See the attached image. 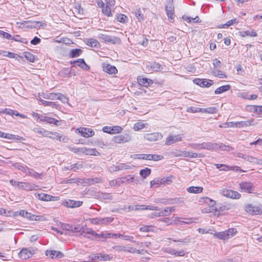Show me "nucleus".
I'll return each instance as SVG.
<instances>
[{
	"label": "nucleus",
	"instance_id": "54",
	"mask_svg": "<svg viewBox=\"0 0 262 262\" xmlns=\"http://www.w3.org/2000/svg\"><path fill=\"white\" fill-rule=\"evenodd\" d=\"M12 40H14L16 41L20 42L21 43L27 44L28 41L23 38H21L19 35H16L14 36H13L12 38Z\"/></svg>",
	"mask_w": 262,
	"mask_h": 262
},
{
	"label": "nucleus",
	"instance_id": "47",
	"mask_svg": "<svg viewBox=\"0 0 262 262\" xmlns=\"http://www.w3.org/2000/svg\"><path fill=\"white\" fill-rule=\"evenodd\" d=\"M15 167L18 170H21L27 174L29 168L25 165L21 164L20 163H16Z\"/></svg>",
	"mask_w": 262,
	"mask_h": 262
},
{
	"label": "nucleus",
	"instance_id": "46",
	"mask_svg": "<svg viewBox=\"0 0 262 262\" xmlns=\"http://www.w3.org/2000/svg\"><path fill=\"white\" fill-rule=\"evenodd\" d=\"M214 237L223 240H227L225 231H222L220 232L215 233L213 234Z\"/></svg>",
	"mask_w": 262,
	"mask_h": 262
},
{
	"label": "nucleus",
	"instance_id": "21",
	"mask_svg": "<svg viewBox=\"0 0 262 262\" xmlns=\"http://www.w3.org/2000/svg\"><path fill=\"white\" fill-rule=\"evenodd\" d=\"M103 70L110 74H115L117 72L116 68L109 64H103Z\"/></svg>",
	"mask_w": 262,
	"mask_h": 262
},
{
	"label": "nucleus",
	"instance_id": "16",
	"mask_svg": "<svg viewBox=\"0 0 262 262\" xmlns=\"http://www.w3.org/2000/svg\"><path fill=\"white\" fill-rule=\"evenodd\" d=\"M58 225H61V227L63 228V229L71 231L73 232H80L81 229H79L78 227L74 226L72 225L68 224H63L61 222H59Z\"/></svg>",
	"mask_w": 262,
	"mask_h": 262
},
{
	"label": "nucleus",
	"instance_id": "15",
	"mask_svg": "<svg viewBox=\"0 0 262 262\" xmlns=\"http://www.w3.org/2000/svg\"><path fill=\"white\" fill-rule=\"evenodd\" d=\"M138 83L141 85L145 87H148L150 86V84L154 83L153 81L151 79L147 78L146 77H143L141 76H139L137 78Z\"/></svg>",
	"mask_w": 262,
	"mask_h": 262
},
{
	"label": "nucleus",
	"instance_id": "5",
	"mask_svg": "<svg viewBox=\"0 0 262 262\" xmlns=\"http://www.w3.org/2000/svg\"><path fill=\"white\" fill-rule=\"evenodd\" d=\"M137 158L139 159L153 160L155 161H159L163 158L161 155L152 154H139L137 155Z\"/></svg>",
	"mask_w": 262,
	"mask_h": 262
},
{
	"label": "nucleus",
	"instance_id": "60",
	"mask_svg": "<svg viewBox=\"0 0 262 262\" xmlns=\"http://www.w3.org/2000/svg\"><path fill=\"white\" fill-rule=\"evenodd\" d=\"M215 166L216 168L220 170L227 171L229 169V166L225 164H215Z\"/></svg>",
	"mask_w": 262,
	"mask_h": 262
},
{
	"label": "nucleus",
	"instance_id": "56",
	"mask_svg": "<svg viewBox=\"0 0 262 262\" xmlns=\"http://www.w3.org/2000/svg\"><path fill=\"white\" fill-rule=\"evenodd\" d=\"M75 12L80 15H83L84 14V10L79 4L76 5L75 7Z\"/></svg>",
	"mask_w": 262,
	"mask_h": 262
},
{
	"label": "nucleus",
	"instance_id": "52",
	"mask_svg": "<svg viewBox=\"0 0 262 262\" xmlns=\"http://www.w3.org/2000/svg\"><path fill=\"white\" fill-rule=\"evenodd\" d=\"M173 179V177L172 176L162 178V184L165 185L171 184L172 182Z\"/></svg>",
	"mask_w": 262,
	"mask_h": 262
},
{
	"label": "nucleus",
	"instance_id": "38",
	"mask_svg": "<svg viewBox=\"0 0 262 262\" xmlns=\"http://www.w3.org/2000/svg\"><path fill=\"white\" fill-rule=\"evenodd\" d=\"M82 53V51L80 49H72L69 54V56L71 58H75L80 56Z\"/></svg>",
	"mask_w": 262,
	"mask_h": 262
},
{
	"label": "nucleus",
	"instance_id": "55",
	"mask_svg": "<svg viewBox=\"0 0 262 262\" xmlns=\"http://www.w3.org/2000/svg\"><path fill=\"white\" fill-rule=\"evenodd\" d=\"M212 73L214 76L219 77L220 78H226L227 77L225 74L223 73L220 70H214Z\"/></svg>",
	"mask_w": 262,
	"mask_h": 262
},
{
	"label": "nucleus",
	"instance_id": "35",
	"mask_svg": "<svg viewBox=\"0 0 262 262\" xmlns=\"http://www.w3.org/2000/svg\"><path fill=\"white\" fill-rule=\"evenodd\" d=\"M27 174L35 178H39L41 179L42 176H43L42 173H39L36 171H35L33 169H28L27 171Z\"/></svg>",
	"mask_w": 262,
	"mask_h": 262
},
{
	"label": "nucleus",
	"instance_id": "7",
	"mask_svg": "<svg viewBox=\"0 0 262 262\" xmlns=\"http://www.w3.org/2000/svg\"><path fill=\"white\" fill-rule=\"evenodd\" d=\"M144 139L149 142H154L160 140L163 138L162 135L160 133H152L146 134L144 135Z\"/></svg>",
	"mask_w": 262,
	"mask_h": 262
},
{
	"label": "nucleus",
	"instance_id": "27",
	"mask_svg": "<svg viewBox=\"0 0 262 262\" xmlns=\"http://www.w3.org/2000/svg\"><path fill=\"white\" fill-rule=\"evenodd\" d=\"M148 66H150L151 70L153 71H160L163 70V68L162 67L161 64L157 62H149V65Z\"/></svg>",
	"mask_w": 262,
	"mask_h": 262
},
{
	"label": "nucleus",
	"instance_id": "19",
	"mask_svg": "<svg viewBox=\"0 0 262 262\" xmlns=\"http://www.w3.org/2000/svg\"><path fill=\"white\" fill-rule=\"evenodd\" d=\"M242 191L251 193L253 189V185L251 183L243 182L239 184Z\"/></svg>",
	"mask_w": 262,
	"mask_h": 262
},
{
	"label": "nucleus",
	"instance_id": "14",
	"mask_svg": "<svg viewBox=\"0 0 262 262\" xmlns=\"http://www.w3.org/2000/svg\"><path fill=\"white\" fill-rule=\"evenodd\" d=\"M46 255L51 258H60L63 256L62 252L56 250H47L46 251Z\"/></svg>",
	"mask_w": 262,
	"mask_h": 262
},
{
	"label": "nucleus",
	"instance_id": "8",
	"mask_svg": "<svg viewBox=\"0 0 262 262\" xmlns=\"http://www.w3.org/2000/svg\"><path fill=\"white\" fill-rule=\"evenodd\" d=\"M183 137V134L169 135L165 140V144L170 145L176 142L181 141L182 140Z\"/></svg>",
	"mask_w": 262,
	"mask_h": 262
},
{
	"label": "nucleus",
	"instance_id": "31",
	"mask_svg": "<svg viewBox=\"0 0 262 262\" xmlns=\"http://www.w3.org/2000/svg\"><path fill=\"white\" fill-rule=\"evenodd\" d=\"M241 36L243 37L247 36L256 37L257 36V34L254 30H247L241 32Z\"/></svg>",
	"mask_w": 262,
	"mask_h": 262
},
{
	"label": "nucleus",
	"instance_id": "32",
	"mask_svg": "<svg viewBox=\"0 0 262 262\" xmlns=\"http://www.w3.org/2000/svg\"><path fill=\"white\" fill-rule=\"evenodd\" d=\"M40 120L46 122L49 124H55L56 125H58L59 123V121L56 120L55 118L48 117L46 116L43 117V118H40Z\"/></svg>",
	"mask_w": 262,
	"mask_h": 262
},
{
	"label": "nucleus",
	"instance_id": "11",
	"mask_svg": "<svg viewBox=\"0 0 262 262\" xmlns=\"http://www.w3.org/2000/svg\"><path fill=\"white\" fill-rule=\"evenodd\" d=\"M122 128L119 126H105L102 128L104 133L110 134H117L121 132Z\"/></svg>",
	"mask_w": 262,
	"mask_h": 262
},
{
	"label": "nucleus",
	"instance_id": "48",
	"mask_svg": "<svg viewBox=\"0 0 262 262\" xmlns=\"http://www.w3.org/2000/svg\"><path fill=\"white\" fill-rule=\"evenodd\" d=\"M160 184H162V179L157 178L150 181V185L151 187H158Z\"/></svg>",
	"mask_w": 262,
	"mask_h": 262
},
{
	"label": "nucleus",
	"instance_id": "42",
	"mask_svg": "<svg viewBox=\"0 0 262 262\" xmlns=\"http://www.w3.org/2000/svg\"><path fill=\"white\" fill-rule=\"evenodd\" d=\"M225 231L227 239L233 237V236L237 232V230L235 228H230Z\"/></svg>",
	"mask_w": 262,
	"mask_h": 262
},
{
	"label": "nucleus",
	"instance_id": "13",
	"mask_svg": "<svg viewBox=\"0 0 262 262\" xmlns=\"http://www.w3.org/2000/svg\"><path fill=\"white\" fill-rule=\"evenodd\" d=\"M204 200V202L207 204L209 206V208L211 209L212 212H214L217 211L218 206L213 200H211L210 198H202Z\"/></svg>",
	"mask_w": 262,
	"mask_h": 262
},
{
	"label": "nucleus",
	"instance_id": "22",
	"mask_svg": "<svg viewBox=\"0 0 262 262\" xmlns=\"http://www.w3.org/2000/svg\"><path fill=\"white\" fill-rule=\"evenodd\" d=\"M215 144L217 145L215 146L214 150L220 149L221 150L230 151L233 150V148L232 147L225 145L222 143H215Z\"/></svg>",
	"mask_w": 262,
	"mask_h": 262
},
{
	"label": "nucleus",
	"instance_id": "64",
	"mask_svg": "<svg viewBox=\"0 0 262 262\" xmlns=\"http://www.w3.org/2000/svg\"><path fill=\"white\" fill-rule=\"evenodd\" d=\"M84 194L92 196H98V195L96 194V192L94 191L92 188H91L86 190Z\"/></svg>",
	"mask_w": 262,
	"mask_h": 262
},
{
	"label": "nucleus",
	"instance_id": "10",
	"mask_svg": "<svg viewBox=\"0 0 262 262\" xmlns=\"http://www.w3.org/2000/svg\"><path fill=\"white\" fill-rule=\"evenodd\" d=\"M106 2V6L102 8L103 13L107 16H111L112 14V7L115 5V0H105Z\"/></svg>",
	"mask_w": 262,
	"mask_h": 262
},
{
	"label": "nucleus",
	"instance_id": "61",
	"mask_svg": "<svg viewBox=\"0 0 262 262\" xmlns=\"http://www.w3.org/2000/svg\"><path fill=\"white\" fill-rule=\"evenodd\" d=\"M117 19L118 21L124 23L126 22L127 20V17L126 15L124 14H120L118 15Z\"/></svg>",
	"mask_w": 262,
	"mask_h": 262
},
{
	"label": "nucleus",
	"instance_id": "18",
	"mask_svg": "<svg viewBox=\"0 0 262 262\" xmlns=\"http://www.w3.org/2000/svg\"><path fill=\"white\" fill-rule=\"evenodd\" d=\"M130 166L126 165L125 164L121 163L118 165H113L110 167V170L112 171H117L120 170H123L124 169H129L130 168Z\"/></svg>",
	"mask_w": 262,
	"mask_h": 262
},
{
	"label": "nucleus",
	"instance_id": "50",
	"mask_svg": "<svg viewBox=\"0 0 262 262\" xmlns=\"http://www.w3.org/2000/svg\"><path fill=\"white\" fill-rule=\"evenodd\" d=\"M183 18L188 23H190L193 21V23H199L200 22L199 17L196 16L194 18L188 17V16H183Z\"/></svg>",
	"mask_w": 262,
	"mask_h": 262
},
{
	"label": "nucleus",
	"instance_id": "45",
	"mask_svg": "<svg viewBox=\"0 0 262 262\" xmlns=\"http://www.w3.org/2000/svg\"><path fill=\"white\" fill-rule=\"evenodd\" d=\"M126 251L125 252H129V253H137V254H142V251H143V250H139V249H137L135 248H133V247H126Z\"/></svg>",
	"mask_w": 262,
	"mask_h": 262
},
{
	"label": "nucleus",
	"instance_id": "12",
	"mask_svg": "<svg viewBox=\"0 0 262 262\" xmlns=\"http://www.w3.org/2000/svg\"><path fill=\"white\" fill-rule=\"evenodd\" d=\"M83 202L74 201L72 200H65L62 203V205L68 208H76L82 205Z\"/></svg>",
	"mask_w": 262,
	"mask_h": 262
},
{
	"label": "nucleus",
	"instance_id": "1",
	"mask_svg": "<svg viewBox=\"0 0 262 262\" xmlns=\"http://www.w3.org/2000/svg\"><path fill=\"white\" fill-rule=\"evenodd\" d=\"M100 40L105 43H111L112 44H119L121 42L120 39L116 36H111L107 34L100 33L98 35Z\"/></svg>",
	"mask_w": 262,
	"mask_h": 262
},
{
	"label": "nucleus",
	"instance_id": "37",
	"mask_svg": "<svg viewBox=\"0 0 262 262\" xmlns=\"http://www.w3.org/2000/svg\"><path fill=\"white\" fill-rule=\"evenodd\" d=\"M0 113L1 114H2V113L6 114L12 116H13L14 115H15L16 116H18L20 115L18 112L14 111L12 110L9 109V108L3 109L2 111H0Z\"/></svg>",
	"mask_w": 262,
	"mask_h": 262
},
{
	"label": "nucleus",
	"instance_id": "17",
	"mask_svg": "<svg viewBox=\"0 0 262 262\" xmlns=\"http://www.w3.org/2000/svg\"><path fill=\"white\" fill-rule=\"evenodd\" d=\"M51 135H49V136L47 137H49L51 139H56L57 140H59L60 141H62L63 142H67L68 138L64 136H61L57 132H50Z\"/></svg>",
	"mask_w": 262,
	"mask_h": 262
},
{
	"label": "nucleus",
	"instance_id": "33",
	"mask_svg": "<svg viewBox=\"0 0 262 262\" xmlns=\"http://www.w3.org/2000/svg\"><path fill=\"white\" fill-rule=\"evenodd\" d=\"M203 187L198 186H190L187 188V190L189 193H199L202 192Z\"/></svg>",
	"mask_w": 262,
	"mask_h": 262
},
{
	"label": "nucleus",
	"instance_id": "9",
	"mask_svg": "<svg viewBox=\"0 0 262 262\" xmlns=\"http://www.w3.org/2000/svg\"><path fill=\"white\" fill-rule=\"evenodd\" d=\"M76 132H78L80 135L85 137L89 138L94 135V131L91 128H87L85 127H80L76 129Z\"/></svg>",
	"mask_w": 262,
	"mask_h": 262
},
{
	"label": "nucleus",
	"instance_id": "43",
	"mask_svg": "<svg viewBox=\"0 0 262 262\" xmlns=\"http://www.w3.org/2000/svg\"><path fill=\"white\" fill-rule=\"evenodd\" d=\"M217 108L215 107H209L208 108H202L201 113L208 114H214L217 112Z\"/></svg>",
	"mask_w": 262,
	"mask_h": 262
},
{
	"label": "nucleus",
	"instance_id": "41",
	"mask_svg": "<svg viewBox=\"0 0 262 262\" xmlns=\"http://www.w3.org/2000/svg\"><path fill=\"white\" fill-rule=\"evenodd\" d=\"M86 234H91L93 236H96V235H97V233H96V232H95L94 231H93L92 229L91 228H85L84 229H83V230H82L81 231V234L84 236V237H88L87 236H86Z\"/></svg>",
	"mask_w": 262,
	"mask_h": 262
},
{
	"label": "nucleus",
	"instance_id": "58",
	"mask_svg": "<svg viewBox=\"0 0 262 262\" xmlns=\"http://www.w3.org/2000/svg\"><path fill=\"white\" fill-rule=\"evenodd\" d=\"M154 227L152 226L144 225L140 228V231L142 232H149L152 231Z\"/></svg>",
	"mask_w": 262,
	"mask_h": 262
},
{
	"label": "nucleus",
	"instance_id": "59",
	"mask_svg": "<svg viewBox=\"0 0 262 262\" xmlns=\"http://www.w3.org/2000/svg\"><path fill=\"white\" fill-rule=\"evenodd\" d=\"M202 108L189 106L187 108V112L190 113L201 112Z\"/></svg>",
	"mask_w": 262,
	"mask_h": 262
},
{
	"label": "nucleus",
	"instance_id": "51",
	"mask_svg": "<svg viewBox=\"0 0 262 262\" xmlns=\"http://www.w3.org/2000/svg\"><path fill=\"white\" fill-rule=\"evenodd\" d=\"M145 127V124L141 122L136 123L134 126V129L136 131H139Z\"/></svg>",
	"mask_w": 262,
	"mask_h": 262
},
{
	"label": "nucleus",
	"instance_id": "20",
	"mask_svg": "<svg viewBox=\"0 0 262 262\" xmlns=\"http://www.w3.org/2000/svg\"><path fill=\"white\" fill-rule=\"evenodd\" d=\"M222 194L223 196H241L238 192L232 191L231 189H224L222 190Z\"/></svg>",
	"mask_w": 262,
	"mask_h": 262
},
{
	"label": "nucleus",
	"instance_id": "26",
	"mask_svg": "<svg viewBox=\"0 0 262 262\" xmlns=\"http://www.w3.org/2000/svg\"><path fill=\"white\" fill-rule=\"evenodd\" d=\"M74 62L77 66L83 70H88L90 69L89 67L85 63L83 59H78L76 60H74Z\"/></svg>",
	"mask_w": 262,
	"mask_h": 262
},
{
	"label": "nucleus",
	"instance_id": "29",
	"mask_svg": "<svg viewBox=\"0 0 262 262\" xmlns=\"http://www.w3.org/2000/svg\"><path fill=\"white\" fill-rule=\"evenodd\" d=\"M231 89V86L229 84L221 86L218 88H217L215 91L214 93L215 94H220L225 92L229 91Z\"/></svg>",
	"mask_w": 262,
	"mask_h": 262
},
{
	"label": "nucleus",
	"instance_id": "62",
	"mask_svg": "<svg viewBox=\"0 0 262 262\" xmlns=\"http://www.w3.org/2000/svg\"><path fill=\"white\" fill-rule=\"evenodd\" d=\"M126 247L124 246H114L113 247V249L118 252H125L126 250Z\"/></svg>",
	"mask_w": 262,
	"mask_h": 262
},
{
	"label": "nucleus",
	"instance_id": "49",
	"mask_svg": "<svg viewBox=\"0 0 262 262\" xmlns=\"http://www.w3.org/2000/svg\"><path fill=\"white\" fill-rule=\"evenodd\" d=\"M24 55L25 57L30 62H34L35 57L34 56L29 52H24Z\"/></svg>",
	"mask_w": 262,
	"mask_h": 262
},
{
	"label": "nucleus",
	"instance_id": "25",
	"mask_svg": "<svg viewBox=\"0 0 262 262\" xmlns=\"http://www.w3.org/2000/svg\"><path fill=\"white\" fill-rule=\"evenodd\" d=\"M39 101L44 106H50L53 108H55L57 110H59L60 108L59 105L55 102L48 101L41 99L39 100Z\"/></svg>",
	"mask_w": 262,
	"mask_h": 262
},
{
	"label": "nucleus",
	"instance_id": "39",
	"mask_svg": "<svg viewBox=\"0 0 262 262\" xmlns=\"http://www.w3.org/2000/svg\"><path fill=\"white\" fill-rule=\"evenodd\" d=\"M174 8L171 4L165 6V10L168 17L172 18L173 15Z\"/></svg>",
	"mask_w": 262,
	"mask_h": 262
},
{
	"label": "nucleus",
	"instance_id": "30",
	"mask_svg": "<svg viewBox=\"0 0 262 262\" xmlns=\"http://www.w3.org/2000/svg\"><path fill=\"white\" fill-rule=\"evenodd\" d=\"M84 153L86 155L99 156V152L95 148H90L84 147Z\"/></svg>",
	"mask_w": 262,
	"mask_h": 262
},
{
	"label": "nucleus",
	"instance_id": "63",
	"mask_svg": "<svg viewBox=\"0 0 262 262\" xmlns=\"http://www.w3.org/2000/svg\"><path fill=\"white\" fill-rule=\"evenodd\" d=\"M235 23H237V21L236 20V19H231L228 21L227 23L223 25L221 28H226Z\"/></svg>",
	"mask_w": 262,
	"mask_h": 262
},
{
	"label": "nucleus",
	"instance_id": "40",
	"mask_svg": "<svg viewBox=\"0 0 262 262\" xmlns=\"http://www.w3.org/2000/svg\"><path fill=\"white\" fill-rule=\"evenodd\" d=\"M86 43L88 46L94 48L97 47L99 45L98 41L94 38L88 39L86 41Z\"/></svg>",
	"mask_w": 262,
	"mask_h": 262
},
{
	"label": "nucleus",
	"instance_id": "23",
	"mask_svg": "<svg viewBox=\"0 0 262 262\" xmlns=\"http://www.w3.org/2000/svg\"><path fill=\"white\" fill-rule=\"evenodd\" d=\"M245 160L252 164L262 165V159H259L252 156H247L245 157Z\"/></svg>",
	"mask_w": 262,
	"mask_h": 262
},
{
	"label": "nucleus",
	"instance_id": "36",
	"mask_svg": "<svg viewBox=\"0 0 262 262\" xmlns=\"http://www.w3.org/2000/svg\"><path fill=\"white\" fill-rule=\"evenodd\" d=\"M125 183L137 182L139 181V177L138 176L128 175L124 177Z\"/></svg>",
	"mask_w": 262,
	"mask_h": 262
},
{
	"label": "nucleus",
	"instance_id": "57",
	"mask_svg": "<svg viewBox=\"0 0 262 262\" xmlns=\"http://www.w3.org/2000/svg\"><path fill=\"white\" fill-rule=\"evenodd\" d=\"M213 81L211 80L206 79H203L201 87H209L213 84Z\"/></svg>",
	"mask_w": 262,
	"mask_h": 262
},
{
	"label": "nucleus",
	"instance_id": "6",
	"mask_svg": "<svg viewBox=\"0 0 262 262\" xmlns=\"http://www.w3.org/2000/svg\"><path fill=\"white\" fill-rule=\"evenodd\" d=\"M35 253V250L33 248H23L19 252V257L23 259H26L31 257Z\"/></svg>",
	"mask_w": 262,
	"mask_h": 262
},
{
	"label": "nucleus",
	"instance_id": "2",
	"mask_svg": "<svg viewBox=\"0 0 262 262\" xmlns=\"http://www.w3.org/2000/svg\"><path fill=\"white\" fill-rule=\"evenodd\" d=\"M245 211L252 215L260 214L262 213V208L260 205H253L247 204L245 207Z\"/></svg>",
	"mask_w": 262,
	"mask_h": 262
},
{
	"label": "nucleus",
	"instance_id": "34",
	"mask_svg": "<svg viewBox=\"0 0 262 262\" xmlns=\"http://www.w3.org/2000/svg\"><path fill=\"white\" fill-rule=\"evenodd\" d=\"M84 184L86 185H92L95 183H99L101 182V179L98 178H91V179H84Z\"/></svg>",
	"mask_w": 262,
	"mask_h": 262
},
{
	"label": "nucleus",
	"instance_id": "44",
	"mask_svg": "<svg viewBox=\"0 0 262 262\" xmlns=\"http://www.w3.org/2000/svg\"><path fill=\"white\" fill-rule=\"evenodd\" d=\"M151 169L146 167L140 170V174L143 178L145 179L151 173Z\"/></svg>",
	"mask_w": 262,
	"mask_h": 262
},
{
	"label": "nucleus",
	"instance_id": "28",
	"mask_svg": "<svg viewBox=\"0 0 262 262\" xmlns=\"http://www.w3.org/2000/svg\"><path fill=\"white\" fill-rule=\"evenodd\" d=\"M217 145L211 142H203L202 143V148L204 149H208L209 150H214L215 146Z\"/></svg>",
	"mask_w": 262,
	"mask_h": 262
},
{
	"label": "nucleus",
	"instance_id": "4",
	"mask_svg": "<svg viewBox=\"0 0 262 262\" xmlns=\"http://www.w3.org/2000/svg\"><path fill=\"white\" fill-rule=\"evenodd\" d=\"M131 138L132 137L129 134L125 133L114 136L112 139V141L115 143H124L129 141Z\"/></svg>",
	"mask_w": 262,
	"mask_h": 262
},
{
	"label": "nucleus",
	"instance_id": "24",
	"mask_svg": "<svg viewBox=\"0 0 262 262\" xmlns=\"http://www.w3.org/2000/svg\"><path fill=\"white\" fill-rule=\"evenodd\" d=\"M32 130L35 132L39 134L42 136L48 137L49 136V135H51L50 132L46 130L44 128L35 127L32 129Z\"/></svg>",
	"mask_w": 262,
	"mask_h": 262
},
{
	"label": "nucleus",
	"instance_id": "3",
	"mask_svg": "<svg viewBox=\"0 0 262 262\" xmlns=\"http://www.w3.org/2000/svg\"><path fill=\"white\" fill-rule=\"evenodd\" d=\"M124 209L127 211L131 210H145L149 209L151 210H159L157 207L151 205H129L125 207Z\"/></svg>",
	"mask_w": 262,
	"mask_h": 262
},
{
	"label": "nucleus",
	"instance_id": "53",
	"mask_svg": "<svg viewBox=\"0 0 262 262\" xmlns=\"http://www.w3.org/2000/svg\"><path fill=\"white\" fill-rule=\"evenodd\" d=\"M114 220V218L108 217L105 218H100L99 219V223L101 225H105L107 223H110Z\"/></svg>",
	"mask_w": 262,
	"mask_h": 262
}]
</instances>
